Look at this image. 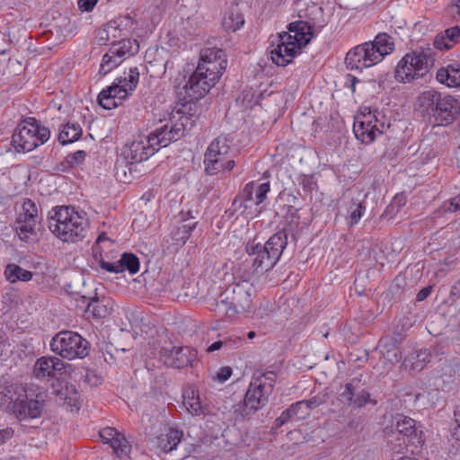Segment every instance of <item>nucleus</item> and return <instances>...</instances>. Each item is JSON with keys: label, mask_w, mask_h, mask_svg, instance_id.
Returning a JSON list of instances; mask_svg holds the SVG:
<instances>
[{"label": "nucleus", "mask_w": 460, "mask_h": 460, "mask_svg": "<svg viewBox=\"0 0 460 460\" xmlns=\"http://www.w3.org/2000/svg\"><path fill=\"white\" fill-rule=\"evenodd\" d=\"M110 49H111V54H115L124 61L138 52L139 45L136 40L120 39L116 42H112Z\"/></svg>", "instance_id": "29"}, {"label": "nucleus", "mask_w": 460, "mask_h": 460, "mask_svg": "<svg viewBox=\"0 0 460 460\" xmlns=\"http://www.w3.org/2000/svg\"><path fill=\"white\" fill-rule=\"evenodd\" d=\"M313 184H314V182L312 181V180H311V179L305 178V179L303 180V185H304V188L308 187L309 189H311Z\"/></svg>", "instance_id": "62"}, {"label": "nucleus", "mask_w": 460, "mask_h": 460, "mask_svg": "<svg viewBox=\"0 0 460 460\" xmlns=\"http://www.w3.org/2000/svg\"><path fill=\"white\" fill-rule=\"evenodd\" d=\"M288 244V233L279 231L269 238L264 245L249 242L246 252L253 256L252 267L257 273L268 272L277 264Z\"/></svg>", "instance_id": "7"}, {"label": "nucleus", "mask_w": 460, "mask_h": 460, "mask_svg": "<svg viewBox=\"0 0 460 460\" xmlns=\"http://www.w3.org/2000/svg\"><path fill=\"white\" fill-rule=\"evenodd\" d=\"M224 342L221 341H216L214 343H212L208 348V352H214L216 350H218L219 349H221V347L223 346Z\"/></svg>", "instance_id": "61"}, {"label": "nucleus", "mask_w": 460, "mask_h": 460, "mask_svg": "<svg viewBox=\"0 0 460 460\" xmlns=\"http://www.w3.org/2000/svg\"><path fill=\"white\" fill-rule=\"evenodd\" d=\"M111 89H103L98 95L99 104L105 110H111L119 106V102L113 97Z\"/></svg>", "instance_id": "43"}, {"label": "nucleus", "mask_w": 460, "mask_h": 460, "mask_svg": "<svg viewBox=\"0 0 460 460\" xmlns=\"http://www.w3.org/2000/svg\"><path fill=\"white\" fill-rule=\"evenodd\" d=\"M440 210L442 213L459 211L460 210V193L457 196H456L448 200H446L440 207Z\"/></svg>", "instance_id": "46"}, {"label": "nucleus", "mask_w": 460, "mask_h": 460, "mask_svg": "<svg viewBox=\"0 0 460 460\" xmlns=\"http://www.w3.org/2000/svg\"><path fill=\"white\" fill-rule=\"evenodd\" d=\"M431 289V287H425L422 289H420L417 294V300L422 301L425 298H427L429 296Z\"/></svg>", "instance_id": "56"}, {"label": "nucleus", "mask_w": 460, "mask_h": 460, "mask_svg": "<svg viewBox=\"0 0 460 460\" xmlns=\"http://www.w3.org/2000/svg\"><path fill=\"white\" fill-rule=\"evenodd\" d=\"M37 222L19 217L15 222V231L19 238L25 242H33L37 240V233L35 231Z\"/></svg>", "instance_id": "30"}, {"label": "nucleus", "mask_w": 460, "mask_h": 460, "mask_svg": "<svg viewBox=\"0 0 460 460\" xmlns=\"http://www.w3.org/2000/svg\"><path fill=\"white\" fill-rule=\"evenodd\" d=\"M451 13L460 15V0H456L450 6Z\"/></svg>", "instance_id": "60"}, {"label": "nucleus", "mask_w": 460, "mask_h": 460, "mask_svg": "<svg viewBox=\"0 0 460 460\" xmlns=\"http://www.w3.org/2000/svg\"><path fill=\"white\" fill-rule=\"evenodd\" d=\"M244 23L243 14L240 13L238 6L230 8L226 13L222 21L223 27L228 31H235Z\"/></svg>", "instance_id": "31"}, {"label": "nucleus", "mask_w": 460, "mask_h": 460, "mask_svg": "<svg viewBox=\"0 0 460 460\" xmlns=\"http://www.w3.org/2000/svg\"><path fill=\"white\" fill-rule=\"evenodd\" d=\"M51 350L63 358L72 360L84 358L89 354V342L77 332L62 331L50 341Z\"/></svg>", "instance_id": "13"}, {"label": "nucleus", "mask_w": 460, "mask_h": 460, "mask_svg": "<svg viewBox=\"0 0 460 460\" xmlns=\"http://www.w3.org/2000/svg\"><path fill=\"white\" fill-rule=\"evenodd\" d=\"M13 435V430L11 428H6L0 430V443L10 439Z\"/></svg>", "instance_id": "55"}, {"label": "nucleus", "mask_w": 460, "mask_h": 460, "mask_svg": "<svg viewBox=\"0 0 460 460\" xmlns=\"http://www.w3.org/2000/svg\"><path fill=\"white\" fill-rule=\"evenodd\" d=\"M183 405L192 416L204 414L205 408L202 405L199 392L192 387H187L183 391Z\"/></svg>", "instance_id": "27"}, {"label": "nucleus", "mask_w": 460, "mask_h": 460, "mask_svg": "<svg viewBox=\"0 0 460 460\" xmlns=\"http://www.w3.org/2000/svg\"><path fill=\"white\" fill-rule=\"evenodd\" d=\"M306 417V404L301 401L296 402L282 411L280 416L274 420L272 429H278L289 421L305 420Z\"/></svg>", "instance_id": "25"}, {"label": "nucleus", "mask_w": 460, "mask_h": 460, "mask_svg": "<svg viewBox=\"0 0 460 460\" xmlns=\"http://www.w3.org/2000/svg\"><path fill=\"white\" fill-rule=\"evenodd\" d=\"M100 266L102 269L105 270L106 271L111 272V273L122 272V267H121V264L119 263V261L116 262H113V263L101 261Z\"/></svg>", "instance_id": "50"}, {"label": "nucleus", "mask_w": 460, "mask_h": 460, "mask_svg": "<svg viewBox=\"0 0 460 460\" xmlns=\"http://www.w3.org/2000/svg\"><path fill=\"white\" fill-rule=\"evenodd\" d=\"M450 296L456 298L460 297V279L451 288Z\"/></svg>", "instance_id": "58"}, {"label": "nucleus", "mask_w": 460, "mask_h": 460, "mask_svg": "<svg viewBox=\"0 0 460 460\" xmlns=\"http://www.w3.org/2000/svg\"><path fill=\"white\" fill-rule=\"evenodd\" d=\"M380 353L390 363H397L401 359L400 349L393 341L380 345Z\"/></svg>", "instance_id": "39"}, {"label": "nucleus", "mask_w": 460, "mask_h": 460, "mask_svg": "<svg viewBox=\"0 0 460 460\" xmlns=\"http://www.w3.org/2000/svg\"><path fill=\"white\" fill-rule=\"evenodd\" d=\"M97 3L98 0H78L77 5L82 12H91Z\"/></svg>", "instance_id": "51"}, {"label": "nucleus", "mask_w": 460, "mask_h": 460, "mask_svg": "<svg viewBox=\"0 0 460 460\" xmlns=\"http://www.w3.org/2000/svg\"><path fill=\"white\" fill-rule=\"evenodd\" d=\"M253 294L252 283L248 280L235 281L219 295L212 310L227 316L249 312L252 309Z\"/></svg>", "instance_id": "6"}, {"label": "nucleus", "mask_w": 460, "mask_h": 460, "mask_svg": "<svg viewBox=\"0 0 460 460\" xmlns=\"http://www.w3.org/2000/svg\"><path fill=\"white\" fill-rule=\"evenodd\" d=\"M49 229L63 242L77 243L87 234L88 219L84 211L75 207L60 206L53 208L48 216Z\"/></svg>", "instance_id": "3"}, {"label": "nucleus", "mask_w": 460, "mask_h": 460, "mask_svg": "<svg viewBox=\"0 0 460 460\" xmlns=\"http://www.w3.org/2000/svg\"><path fill=\"white\" fill-rule=\"evenodd\" d=\"M288 30L272 36L269 47L272 61L281 66L291 63L300 49L310 42L314 32L313 26L302 20L290 22Z\"/></svg>", "instance_id": "1"}, {"label": "nucleus", "mask_w": 460, "mask_h": 460, "mask_svg": "<svg viewBox=\"0 0 460 460\" xmlns=\"http://www.w3.org/2000/svg\"><path fill=\"white\" fill-rule=\"evenodd\" d=\"M4 277L10 283L17 281H30L32 279V272L22 269L14 263H9L4 269Z\"/></svg>", "instance_id": "32"}, {"label": "nucleus", "mask_w": 460, "mask_h": 460, "mask_svg": "<svg viewBox=\"0 0 460 460\" xmlns=\"http://www.w3.org/2000/svg\"><path fill=\"white\" fill-rule=\"evenodd\" d=\"M444 34L446 35L447 40L452 43V47H454V45L458 43L460 40V27L455 26L448 28L444 31Z\"/></svg>", "instance_id": "48"}, {"label": "nucleus", "mask_w": 460, "mask_h": 460, "mask_svg": "<svg viewBox=\"0 0 460 460\" xmlns=\"http://www.w3.org/2000/svg\"><path fill=\"white\" fill-rule=\"evenodd\" d=\"M295 11L300 19L308 18L312 13L311 8H315L316 4L313 0H294Z\"/></svg>", "instance_id": "42"}, {"label": "nucleus", "mask_w": 460, "mask_h": 460, "mask_svg": "<svg viewBox=\"0 0 460 460\" xmlns=\"http://www.w3.org/2000/svg\"><path fill=\"white\" fill-rule=\"evenodd\" d=\"M64 367L65 363L57 357H41L37 359L33 373L37 378L54 377Z\"/></svg>", "instance_id": "24"}, {"label": "nucleus", "mask_w": 460, "mask_h": 460, "mask_svg": "<svg viewBox=\"0 0 460 460\" xmlns=\"http://www.w3.org/2000/svg\"><path fill=\"white\" fill-rule=\"evenodd\" d=\"M83 133V129L78 123L67 122L58 135V141L62 145L73 143L78 140Z\"/></svg>", "instance_id": "34"}, {"label": "nucleus", "mask_w": 460, "mask_h": 460, "mask_svg": "<svg viewBox=\"0 0 460 460\" xmlns=\"http://www.w3.org/2000/svg\"><path fill=\"white\" fill-rule=\"evenodd\" d=\"M86 153L83 150H78L74 154H69L66 155L65 162L68 167H75L79 164H82L85 160Z\"/></svg>", "instance_id": "45"}, {"label": "nucleus", "mask_w": 460, "mask_h": 460, "mask_svg": "<svg viewBox=\"0 0 460 460\" xmlns=\"http://www.w3.org/2000/svg\"><path fill=\"white\" fill-rule=\"evenodd\" d=\"M226 54L221 49L208 48L202 49L199 64L209 65L212 62L225 63Z\"/></svg>", "instance_id": "37"}, {"label": "nucleus", "mask_w": 460, "mask_h": 460, "mask_svg": "<svg viewBox=\"0 0 460 460\" xmlns=\"http://www.w3.org/2000/svg\"><path fill=\"white\" fill-rule=\"evenodd\" d=\"M431 354L427 349H420L405 358V366L411 364L413 370L420 371L430 361Z\"/></svg>", "instance_id": "36"}, {"label": "nucleus", "mask_w": 460, "mask_h": 460, "mask_svg": "<svg viewBox=\"0 0 460 460\" xmlns=\"http://www.w3.org/2000/svg\"><path fill=\"white\" fill-rule=\"evenodd\" d=\"M385 420L390 423L385 426L384 432L393 452L402 454L409 445L415 448L422 446L423 432L416 427L415 420L402 414L385 415Z\"/></svg>", "instance_id": "4"}, {"label": "nucleus", "mask_w": 460, "mask_h": 460, "mask_svg": "<svg viewBox=\"0 0 460 460\" xmlns=\"http://www.w3.org/2000/svg\"><path fill=\"white\" fill-rule=\"evenodd\" d=\"M340 400L349 406L362 408L367 403L376 405L377 402L372 399L367 388L366 377L360 374L349 380L339 392Z\"/></svg>", "instance_id": "15"}, {"label": "nucleus", "mask_w": 460, "mask_h": 460, "mask_svg": "<svg viewBox=\"0 0 460 460\" xmlns=\"http://www.w3.org/2000/svg\"><path fill=\"white\" fill-rule=\"evenodd\" d=\"M226 58L225 63L212 62L209 65L198 64L196 70L190 76L184 85V98L189 102L199 100L206 95L209 90L217 83L226 68Z\"/></svg>", "instance_id": "9"}, {"label": "nucleus", "mask_w": 460, "mask_h": 460, "mask_svg": "<svg viewBox=\"0 0 460 460\" xmlns=\"http://www.w3.org/2000/svg\"><path fill=\"white\" fill-rule=\"evenodd\" d=\"M190 104H182L180 108H174L169 114V118L172 120H177V124H182V137H184L187 129H190L195 125V116L189 113Z\"/></svg>", "instance_id": "28"}, {"label": "nucleus", "mask_w": 460, "mask_h": 460, "mask_svg": "<svg viewBox=\"0 0 460 460\" xmlns=\"http://www.w3.org/2000/svg\"><path fill=\"white\" fill-rule=\"evenodd\" d=\"M102 33H105V40L116 42L118 39H120L123 36V31L119 28V24L116 21L109 22L103 31Z\"/></svg>", "instance_id": "41"}, {"label": "nucleus", "mask_w": 460, "mask_h": 460, "mask_svg": "<svg viewBox=\"0 0 460 460\" xmlns=\"http://www.w3.org/2000/svg\"><path fill=\"white\" fill-rule=\"evenodd\" d=\"M47 396L44 388L32 384L26 385L23 388V394H19L13 402V414L20 420L40 417L44 411Z\"/></svg>", "instance_id": "11"}, {"label": "nucleus", "mask_w": 460, "mask_h": 460, "mask_svg": "<svg viewBox=\"0 0 460 460\" xmlns=\"http://www.w3.org/2000/svg\"><path fill=\"white\" fill-rule=\"evenodd\" d=\"M97 304H98V300H94V301H92L89 305H88V308L91 309L92 308V311H93V314L97 316V317H102L103 316V313L105 310L100 308L99 306H97Z\"/></svg>", "instance_id": "54"}, {"label": "nucleus", "mask_w": 460, "mask_h": 460, "mask_svg": "<svg viewBox=\"0 0 460 460\" xmlns=\"http://www.w3.org/2000/svg\"><path fill=\"white\" fill-rule=\"evenodd\" d=\"M434 52L429 47L419 48L407 53L397 64L394 77L400 83H411L424 79L429 75L434 64Z\"/></svg>", "instance_id": "8"}, {"label": "nucleus", "mask_w": 460, "mask_h": 460, "mask_svg": "<svg viewBox=\"0 0 460 460\" xmlns=\"http://www.w3.org/2000/svg\"><path fill=\"white\" fill-rule=\"evenodd\" d=\"M394 41L387 33H379L373 41L359 44L350 49L345 58V63L350 70H362L373 66L390 54L394 49Z\"/></svg>", "instance_id": "5"}, {"label": "nucleus", "mask_w": 460, "mask_h": 460, "mask_svg": "<svg viewBox=\"0 0 460 460\" xmlns=\"http://www.w3.org/2000/svg\"><path fill=\"white\" fill-rule=\"evenodd\" d=\"M123 61L115 54H111V49L103 55L102 63L100 65L99 74L101 75H106L115 67L119 66Z\"/></svg>", "instance_id": "38"}, {"label": "nucleus", "mask_w": 460, "mask_h": 460, "mask_svg": "<svg viewBox=\"0 0 460 460\" xmlns=\"http://www.w3.org/2000/svg\"><path fill=\"white\" fill-rule=\"evenodd\" d=\"M197 222L191 211H181L176 218L171 232L172 238L177 244H183L190 236L192 230L195 228Z\"/></svg>", "instance_id": "22"}, {"label": "nucleus", "mask_w": 460, "mask_h": 460, "mask_svg": "<svg viewBox=\"0 0 460 460\" xmlns=\"http://www.w3.org/2000/svg\"><path fill=\"white\" fill-rule=\"evenodd\" d=\"M415 111L434 126L447 127L460 115V102L449 94L435 90L420 93L414 103Z\"/></svg>", "instance_id": "2"}, {"label": "nucleus", "mask_w": 460, "mask_h": 460, "mask_svg": "<svg viewBox=\"0 0 460 460\" xmlns=\"http://www.w3.org/2000/svg\"><path fill=\"white\" fill-rule=\"evenodd\" d=\"M119 263L121 264L122 271L128 270L130 274H135L139 270V260L133 253H124Z\"/></svg>", "instance_id": "40"}, {"label": "nucleus", "mask_w": 460, "mask_h": 460, "mask_svg": "<svg viewBox=\"0 0 460 460\" xmlns=\"http://www.w3.org/2000/svg\"><path fill=\"white\" fill-rule=\"evenodd\" d=\"M22 215L20 216V217L31 221L38 222V208L31 199H25L22 203Z\"/></svg>", "instance_id": "44"}, {"label": "nucleus", "mask_w": 460, "mask_h": 460, "mask_svg": "<svg viewBox=\"0 0 460 460\" xmlns=\"http://www.w3.org/2000/svg\"><path fill=\"white\" fill-rule=\"evenodd\" d=\"M20 123L12 136L11 145L15 152H30L49 139L50 130L35 119Z\"/></svg>", "instance_id": "12"}, {"label": "nucleus", "mask_w": 460, "mask_h": 460, "mask_svg": "<svg viewBox=\"0 0 460 460\" xmlns=\"http://www.w3.org/2000/svg\"><path fill=\"white\" fill-rule=\"evenodd\" d=\"M270 386L262 385L261 382L252 381L244 395L243 405L240 409L243 416H247L263 408L269 401Z\"/></svg>", "instance_id": "18"}, {"label": "nucleus", "mask_w": 460, "mask_h": 460, "mask_svg": "<svg viewBox=\"0 0 460 460\" xmlns=\"http://www.w3.org/2000/svg\"><path fill=\"white\" fill-rule=\"evenodd\" d=\"M197 358V350L190 347H163L160 350V359L164 365L182 368L190 365Z\"/></svg>", "instance_id": "20"}, {"label": "nucleus", "mask_w": 460, "mask_h": 460, "mask_svg": "<svg viewBox=\"0 0 460 460\" xmlns=\"http://www.w3.org/2000/svg\"><path fill=\"white\" fill-rule=\"evenodd\" d=\"M385 128V123L379 122L376 114L362 115L357 118L354 125L353 131L355 137L364 144L372 143L377 135L382 134Z\"/></svg>", "instance_id": "19"}, {"label": "nucleus", "mask_w": 460, "mask_h": 460, "mask_svg": "<svg viewBox=\"0 0 460 460\" xmlns=\"http://www.w3.org/2000/svg\"><path fill=\"white\" fill-rule=\"evenodd\" d=\"M406 202V198L403 195H397L392 203V206H397L398 208L404 205Z\"/></svg>", "instance_id": "59"}, {"label": "nucleus", "mask_w": 460, "mask_h": 460, "mask_svg": "<svg viewBox=\"0 0 460 460\" xmlns=\"http://www.w3.org/2000/svg\"><path fill=\"white\" fill-rule=\"evenodd\" d=\"M231 148L226 137H218L208 146L205 154V171L209 175L231 171L234 161L230 157Z\"/></svg>", "instance_id": "14"}, {"label": "nucleus", "mask_w": 460, "mask_h": 460, "mask_svg": "<svg viewBox=\"0 0 460 460\" xmlns=\"http://www.w3.org/2000/svg\"><path fill=\"white\" fill-rule=\"evenodd\" d=\"M437 80L448 87L460 86V64L454 63L441 67L436 75Z\"/></svg>", "instance_id": "26"}, {"label": "nucleus", "mask_w": 460, "mask_h": 460, "mask_svg": "<svg viewBox=\"0 0 460 460\" xmlns=\"http://www.w3.org/2000/svg\"><path fill=\"white\" fill-rule=\"evenodd\" d=\"M269 191V182L256 183L251 181L235 197L233 207L234 210L243 213L247 209H251L253 205L257 207L261 204L266 199Z\"/></svg>", "instance_id": "16"}, {"label": "nucleus", "mask_w": 460, "mask_h": 460, "mask_svg": "<svg viewBox=\"0 0 460 460\" xmlns=\"http://www.w3.org/2000/svg\"><path fill=\"white\" fill-rule=\"evenodd\" d=\"M185 1L192 6H197L199 2V0H185Z\"/></svg>", "instance_id": "63"}, {"label": "nucleus", "mask_w": 460, "mask_h": 460, "mask_svg": "<svg viewBox=\"0 0 460 460\" xmlns=\"http://www.w3.org/2000/svg\"><path fill=\"white\" fill-rule=\"evenodd\" d=\"M176 121L169 117L160 119V124L148 135L151 143L157 146L158 150L182 137V124H177Z\"/></svg>", "instance_id": "17"}, {"label": "nucleus", "mask_w": 460, "mask_h": 460, "mask_svg": "<svg viewBox=\"0 0 460 460\" xmlns=\"http://www.w3.org/2000/svg\"><path fill=\"white\" fill-rule=\"evenodd\" d=\"M156 151L158 147L151 143L149 136H137L130 144L122 147L120 156L116 163V176L120 181H127L128 179L125 168L128 165L131 173L134 164L147 160Z\"/></svg>", "instance_id": "10"}, {"label": "nucleus", "mask_w": 460, "mask_h": 460, "mask_svg": "<svg viewBox=\"0 0 460 460\" xmlns=\"http://www.w3.org/2000/svg\"><path fill=\"white\" fill-rule=\"evenodd\" d=\"M366 207L364 201L358 199L351 198L347 211V220L349 226L358 223L365 212Z\"/></svg>", "instance_id": "35"}, {"label": "nucleus", "mask_w": 460, "mask_h": 460, "mask_svg": "<svg viewBox=\"0 0 460 460\" xmlns=\"http://www.w3.org/2000/svg\"><path fill=\"white\" fill-rule=\"evenodd\" d=\"M253 381L255 382H261L262 385L270 386V394L273 391V386L276 382V375L272 371L266 372L258 377H256Z\"/></svg>", "instance_id": "47"}, {"label": "nucleus", "mask_w": 460, "mask_h": 460, "mask_svg": "<svg viewBox=\"0 0 460 460\" xmlns=\"http://www.w3.org/2000/svg\"><path fill=\"white\" fill-rule=\"evenodd\" d=\"M139 80V72L137 67L129 69L128 76L123 79H119L117 84H112L108 86L107 89H111L113 97L117 99L119 104L126 99L137 87Z\"/></svg>", "instance_id": "23"}, {"label": "nucleus", "mask_w": 460, "mask_h": 460, "mask_svg": "<svg viewBox=\"0 0 460 460\" xmlns=\"http://www.w3.org/2000/svg\"><path fill=\"white\" fill-rule=\"evenodd\" d=\"M182 433L178 429H169L158 438V447L164 452H170L176 448L181 441Z\"/></svg>", "instance_id": "33"}, {"label": "nucleus", "mask_w": 460, "mask_h": 460, "mask_svg": "<svg viewBox=\"0 0 460 460\" xmlns=\"http://www.w3.org/2000/svg\"><path fill=\"white\" fill-rule=\"evenodd\" d=\"M302 402L306 404L307 416L309 415L310 409H314L320 404V402H318L316 398H311L309 400Z\"/></svg>", "instance_id": "57"}, {"label": "nucleus", "mask_w": 460, "mask_h": 460, "mask_svg": "<svg viewBox=\"0 0 460 460\" xmlns=\"http://www.w3.org/2000/svg\"><path fill=\"white\" fill-rule=\"evenodd\" d=\"M100 437L106 444H110L114 454L120 458L128 457L131 451V445L124 436L116 429L106 427L100 430Z\"/></svg>", "instance_id": "21"}, {"label": "nucleus", "mask_w": 460, "mask_h": 460, "mask_svg": "<svg viewBox=\"0 0 460 460\" xmlns=\"http://www.w3.org/2000/svg\"><path fill=\"white\" fill-rule=\"evenodd\" d=\"M434 46L438 49H452V43L447 40L446 35L443 33L441 35H438L434 40Z\"/></svg>", "instance_id": "49"}, {"label": "nucleus", "mask_w": 460, "mask_h": 460, "mask_svg": "<svg viewBox=\"0 0 460 460\" xmlns=\"http://www.w3.org/2000/svg\"><path fill=\"white\" fill-rule=\"evenodd\" d=\"M455 426L453 427L452 436L460 441V410L455 411Z\"/></svg>", "instance_id": "52"}, {"label": "nucleus", "mask_w": 460, "mask_h": 460, "mask_svg": "<svg viewBox=\"0 0 460 460\" xmlns=\"http://www.w3.org/2000/svg\"><path fill=\"white\" fill-rule=\"evenodd\" d=\"M232 375V368L229 367H223L219 369L217 375V378L220 382L226 381Z\"/></svg>", "instance_id": "53"}, {"label": "nucleus", "mask_w": 460, "mask_h": 460, "mask_svg": "<svg viewBox=\"0 0 460 460\" xmlns=\"http://www.w3.org/2000/svg\"><path fill=\"white\" fill-rule=\"evenodd\" d=\"M247 337L249 339H252L253 337H255V332H249L248 334H247Z\"/></svg>", "instance_id": "64"}]
</instances>
